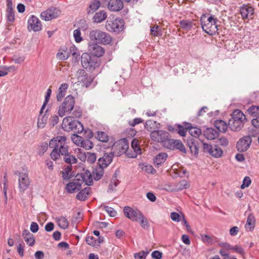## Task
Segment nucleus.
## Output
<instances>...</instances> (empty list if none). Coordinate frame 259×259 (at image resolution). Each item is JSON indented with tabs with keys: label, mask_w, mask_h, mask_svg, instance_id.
<instances>
[{
	"label": "nucleus",
	"mask_w": 259,
	"mask_h": 259,
	"mask_svg": "<svg viewBox=\"0 0 259 259\" xmlns=\"http://www.w3.org/2000/svg\"><path fill=\"white\" fill-rule=\"evenodd\" d=\"M49 147L53 149L50 157L54 161L59 160L62 153H65V151L69 149L66 144V138L64 136H58L51 139Z\"/></svg>",
	"instance_id": "1"
},
{
	"label": "nucleus",
	"mask_w": 259,
	"mask_h": 259,
	"mask_svg": "<svg viewBox=\"0 0 259 259\" xmlns=\"http://www.w3.org/2000/svg\"><path fill=\"white\" fill-rule=\"evenodd\" d=\"M246 116L240 110H235L228 121V126L233 131H239L243 127Z\"/></svg>",
	"instance_id": "2"
},
{
	"label": "nucleus",
	"mask_w": 259,
	"mask_h": 259,
	"mask_svg": "<svg viewBox=\"0 0 259 259\" xmlns=\"http://www.w3.org/2000/svg\"><path fill=\"white\" fill-rule=\"evenodd\" d=\"M201 25L202 29L209 35H213L218 30L217 22L219 21L214 16L211 15L206 19V15L203 14L200 18Z\"/></svg>",
	"instance_id": "3"
},
{
	"label": "nucleus",
	"mask_w": 259,
	"mask_h": 259,
	"mask_svg": "<svg viewBox=\"0 0 259 259\" xmlns=\"http://www.w3.org/2000/svg\"><path fill=\"white\" fill-rule=\"evenodd\" d=\"M62 128L65 132L73 131L80 134L83 131V125L78 120L73 119L72 116H67L63 118Z\"/></svg>",
	"instance_id": "4"
},
{
	"label": "nucleus",
	"mask_w": 259,
	"mask_h": 259,
	"mask_svg": "<svg viewBox=\"0 0 259 259\" xmlns=\"http://www.w3.org/2000/svg\"><path fill=\"white\" fill-rule=\"evenodd\" d=\"M81 62L82 67L90 71H93L100 65V62L97 58L85 53L81 55Z\"/></svg>",
	"instance_id": "5"
},
{
	"label": "nucleus",
	"mask_w": 259,
	"mask_h": 259,
	"mask_svg": "<svg viewBox=\"0 0 259 259\" xmlns=\"http://www.w3.org/2000/svg\"><path fill=\"white\" fill-rule=\"evenodd\" d=\"M75 104V99L72 95L67 96L63 103L59 106L58 114L59 116L63 117L66 114H69L73 109Z\"/></svg>",
	"instance_id": "6"
},
{
	"label": "nucleus",
	"mask_w": 259,
	"mask_h": 259,
	"mask_svg": "<svg viewBox=\"0 0 259 259\" xmlns=\"http://www.w3.org/2000/svg\"><path fill=\"white\" fill-rule=\"evenodd\" d=\"M128 149V142L126 139L124 138L114 143L111 152L114 153V155L119 156L125 153Z\"/></svg>",
	"instance_id": "7"
},
{
	"label": "nucleus",
	"mask_w": 259,
	"mask_h": 259,
	"mask_svg": "<svg viewBox=\"0 0 259 259\" xmlns=\"http://www.w3.org/2000/svg\"><path fill=\"white\" fill-rule=\"evenodd\" d=\"M124 25V23L122 19H109L106 21V27L109 31L119 33L123 30Z\"/></svg>",
	"instance_id": "8"
},
{
	"label": "nucleus",
	"mask_w": 259,
	"mask_h": 259,
	"mask_svg": "<svg viewBox=\"0 0 259 259\" xmlns=\"http://www.w3.org/2000/svg\"><path fill=\"white\" fill-rule=\"evenodd\" d=\"M203 150L204 152L207 153L215 158H220L223 155V150L217 145H210L203 143Z\"/></svg>",
	"instance_id": "9"
},
{
	"label": "nucleus",
	"mask_w": 259,
	"mask_h": 259,
	"mask_svg": "<svg viewBox=\"0 0 259 259\" xmlns=\"http://www.w3.org/2000/svg\"><path fill=\"white\" fill-rule=\"evenodd\" d=\"M123 212L127 218L134 222H139L141 217L143 215L138 209H134L129 206H125Z\"/></svg>",
	"instance_id": "10"
},
{
	"label": "nucleus",
	"mask_w": 259,
	"mask_h": 259,
	"mask_svg": "<svg viewBox=\"0 0 259 259\" xmlns=\"http://www.w3.org/2000/svg\"><path fill=\"white\" fill-rule=\"evenodd\" d=\"M78 81L82 83L83 86L89 87L92 83L94 78L91 75H88L83 69H79L76 73Z\"/></svg>",
	"instance_id": "11"
},
{
	"label": "nucleus",
	"mask_w": 259,
	"mask_h": 259,
	"mask_svg": "<svg viewBox=\"0 0 259 259\" xmlns=\"http://www.w3.org/2000/svg\"><path fill=\"white\" fill-rule=\"evenodd\" d=\"M15 174L19 176V188L20 191H24L26 190L29 185V179L27 173L21 172L17 171Z\"/></svg>",
	"instance_id": "12"
},
{
	"label": "nucleus",
	"mask_w": 259,
	"mask_h": 259,
	"mask_svg": "<svg viewBox=\"0 0 259 259\" xmlns=\"http://www.w3.org/2000/svg\"><path fill=\"white\" fill-rule=\"evenodd\" d=\"M60 11L56 8H51L41 13L40 17L45 21H49L58 17L60 14Z\"/></svg>",
	"instance_id": "13"
},
{
	"label": "nucleus",
	"mask_w": 259,
	"mask_h": 259,
	"mask_svg": "<svg viewBox=\"0 0 259 259\" xmlns=\"http://www.w3.org/2000/svg\"><path fill=\"white\" fill-rule=\"evenodd\" d=\"M168 137L169 133L162 130L154 131L152 132L150 134V137L153 141L162 143H163L164 141L167 139V137Z\"/></svg>",
	"instance_id": "14"
},
{
	"label": "nucleus",
	"mask_w": 259,
	"mask_h": 259,
	"mask_svg": "<svg viewBox=\"0 0 259 259\" xmlns=\"http://www.w3.org/2000/svg\"><path fill=\"white\" fill-rule=\"evenodd\" d=\"M251 141L250 136H244L239 139L236 144L237 150L240 152L246 151L250 147Z\"/></svg>",
	"instance_id": "15"
},
{
	"label": "nucleus",
	"mask_w": 259,
	"mask_h": 259,
	"mask_svg": "<svg viewBox=\"0 0 259 259\" xmlns=\"http://www.w3.org/2000/svg\"><path fill=\"white\" fill-rule=\"evenodd\" d=\"M240 13L243 19H251L253 18L254 10L248 5H243L240 8Z\"/></svg>",
	"instance_id": "16"
},
{
	"label": "nucleus",
	"mask_w": 259,
	"mask_h": 259,
	"mask_svg": "<svg viewBox=\"0 0 259 259\" xmlns=\"http://www.w3.org/2000/svg\"><path fill=\"white\" fill-rule=\"evenodd\" d=\"M247 111L254 117L251 120L252 125L259 128V106H252L248 108Z\"/></svg>",
	"instance_id": "17"
},
{
	"label": "nucleus",
	"mask_w": 259,
	"mask_h": 259,
	"mask_svg": "<svg viewBox=\"0 0 259 259\" xmlns=\"http://www.w3.org/2000/svg\"><path fill=\"white\" fill-rule=\"evenodd\" d=\"M41 29V24L40 21L37 17L32 15L28 21V29L38 31Z\"/></svg>",
	"instance_id": "18"
},
{
	"label": "nucleus",
	"mask_w": 259,
	"mask_h": 259,
	"mask_svg": "<svg viewBox=\"0 0 259 259\" xmlns=\"http://www.w3.org/2000/svg\"><path fill=\"white\" fill-rule=\"evenodd\" d=\"M89 51L93 55V56L96 58L102 57L105 53V51L102 47L94 43L89 44Z\"/></svg>",
	"instance_id": "19"
},
{
	"label": "nucleus",
	"mask_w": 259,
	"mask_h": 259,
	"mask_svg": "<svg viewBox=\"0 0 259 259\" xmlns=\"http://www.w3.org/2000/svg\"><path fill=\"white\" fill-rule=\"evenodd\" d=\"M114 153L113 152L106 153L98 159V164L106 168L112 161Z\"/></svg>",
	"instance_id": "20"
},
{
	"label": "nucleus",
	"mask_w": 259,
	"mask_h": 259,
	"mask_svg": "<svg viewBox=\"0 0 259 259\" xmlns=\"http://www.w3.org/2000/svg\"><path fill=\"white\" fill-rule=\"evenodd\" d=\"M63 160L67 164L72 165L73 164H75L77 162V159L72 154L71 152H69V149L65 151V153H62L61 155V159L59 160Z\"/></svg>",
	"instance_id": "21"
},
{
	"label": "nucleus",
	"mask_w": 259,
	"mask_h": 259,
	"mask_svg": "<svg viewBox=\"0 0 259 259\" xmlns=\"http://www.w3.org/2000/svg\"><path fill=\"white\" fill-rule=\"evenodd\" d=\"M82 181L78 179H75L73 182H69L66 186L67 191L70 193H74L81 188Z\"/></svg>",
	"instance_id": "22"
},
{
	"label": "nucleus",
	"mask_w": 259,
	"mask_h": 259,
	"mask_svg": "<svg viewBox=\"0 0 259 259\" xmlns=\"http://www.w3.org/2000/svg\"><path fill=\"white\" fill-rule=\"evenodd\" d=\"M108 8L111 11H119L123 8V4L121 0H110Z\"/></svg>",
	"instance_id": "23"
},
{
	"label": "nucleus",
	"mask_w": 259,
	"mask_h": 259,
	"mask_svg": "<svg viewBox=\"0 0 259 259\" xmlns=\"http://www.w3.org/2000/svg\"><path fill=\"white\" fill-rule=\"evenodd\" d=\"M22 235L27 245L32 246L34 244L35 240L34 235L28 230L24 229L22 232Z\"/></svg>",
	"instance_id": "24"
},
{
	"label": "nucleus",
	"mask_w": 259,
	"mask_h": 259,
	"mask_svg": "<svg viewBox=\"0 0 259 259\" xmlns=\"http://www.w3.org/2000/svg\"><path fill=\"white\" fill-rule=\"evenodd\" d=\"M43 110H41V109H40L38 117L37 126L39 128H43L45 127L48 118V116L47 115L48 110H46L45 114L43 113Z\"/></svg>",
	"instance_id": "25"
},
{
	"label": "nucleus",
	"mask_w": 259,
	"mask_h": 259,
	"mask_svg": "<svg viewBox=\"0 0 259 259\" xmlns=\"http://www.w3.org/2000/svg\"><path fill=\"white\" fill-rule=\"evenodd\" d=\"M104 168L98 164L97 166L94 168L92 175L95 180L98 181L102 178L104 173Z\"/></svg>",
	"instance_id": "26"
},
{
	"label": "nucleus",
	"mask_w": 259,
	"mask_h": 259,
	"mask_svg": "<svg viewBox=\"0 0 259 259\" xmlns=\"http://www.w3.org/2000/svg\"><path fill=\"white\" fill-rule=\"evenodd\" d=\"M204 137L208 140H213L219 136V132L212 128H206L203 134Z\"/></svg>",
	"instance_id": "27"
},
{
	"label": "nucleus",
	"mask_w": 259,
	"mask_h": 259,
	"mask_svg": "<svg viewBox=\"0 0 259 259\" xmlns=\"http://www.w3.org/2000/svg\"><path fill=\"white\" fill-rule=\"evenodd\" d=\"M68 84L66 83H63L60 86L58 93L56 96L57 100L60 101L65 96L66 91L68 88Z\"/></svg>",
	"instance_id": "28"
},
{
	"label": "nucleus",
	"mask_w": 259,
	"mask_h": 259,
	"mask_svg": "<svg viewBox=\"0 0 259 259\" xmlns=\"http://www.w3.org/2000/svg\"><path fill=\"white\" fill-rule=\"evenodd\" d=\"M91 188L86 187L81 190L76 195V199L80 201L87 200L90 195Z\"/></svg>",
	"instance_id": "29"
},
{
	"label": "nucleus",
	"mask_w": 259,
	"mask_h": 259,
	"mask_svg": "<svg viewBox=\"0 0 259 259\" xmlns=\"http://www.w3.org/2000/svg\"><path fill=\"white\" fill-rule=\"evenodd\" d=\"M188 144L191 153L197 156L198 154V147L196 140L194 138L191 139L188 141Z\"/></svg>",
	"instance_id": "30"
},
{
	"label": "nucleus",
	"mask_w": 259,
	"mask_h": 259,
	"mask_svg": "<svg viewBox=\"0 0 259 259\" xmlns=\"http://www.w3.org/2000/svg\"><path fill=\"white\" fill-rule=\"evenodd\" d=\"M255 224V219L254 215L250 213L248 214L245 227L246 230L251 231L254 228Z\"/></svg>",
	"instance_id": "31"
},
{
	"label": "nucleus",
	"mask_w": 259,
	"mask_h": 259,
	"mask_svg": "<svg viewBox=\"0 0 259 259\" xmlns=\"http://www.w3.org/2000/svg\"><path fill=\"white\" fill-rule=\"evenodd\" d=\"M214 126L221 132H226L228 124L226 122L222 120H217L215 121L214 123Z\"/></svg>",
	"instance_id": "32"
},
{
	"label": "nucleus",
	"mask_w": 259,
	"mask_h": 259,
	"mask_svg": "<svg viewBox=\"0 0 259 259\" xmlns=\"http://www.w3.org/2000/svg\"><path fill=\"white\" fill-rule=\"evenodd\" d=\"M167 158V155L165 153H160L153 159L154 163L157 165H160L163 163Z\"/></svg>",
	"instance_id": "33"
},
{
	"label": "nucleus",
	"mask_w": 259,
	"mask_h": 259,
	"mask_svg": "<svg viewBox=\"0 0 259 259\" xmlns=\"http://www.w3.org/2000/svg\"><path fill=\"white\" fill-rule=\"evenodd\" d=\"M112 41V38L110 35L105 32L101 31L100 37L98 42L103 44H109Z\"/></svg>",
	"instance_id": "34"
},
{
	"label": "nucleus",
	"mask_w": 259,
	"mask_h": 259,
	"mask_svg": "<svg viewBox=\"0 0 259 259\" xmlns=\"http://www.w3.org/2000/svg\"><path fill=\"white\" fill-rule=\"evenodd\" d=\"M107 18V14L104 11H100L97 12L94 17V20L96 23H101Z\"/></svg>",
	"instance_id": "35"
},
{
	"label": "nucleus",
	"mask_w": 259,
	"mask_h": 259,
	"mask_svg": "<svg viewBox=\"0 0 259 259\" xmlns=\"http://www.w3.org/2000/svg\"><path fill=\"white\" fill-rule=\"evenodd\" d=\"M175 191L176 192L182 190L184 189H187L189 187L190 185L185 180H182L179 183L175 184Z\"/></svg>",
	"instance_id": "36"
},
{
	"label": "nucleus",
	"mask_w": 259,
	"mask_h": 259,
	"mask_svg": "<svg viewBox=\"0 0 259 259\" xmlns=\"http://www.w3.org/2000/svg\"><path fill=\"white\" fill-rule=\"evenodd\" d=\"M177 132L181 136H186V132L189 128V123H187L184 126L177 124Z\"/></svg>",
	"instance_id": "37"
},
{
	"label": "nucleus",
	"mask_w": 259,
	"mask_h": 259,
	"mask_svg": "<svg viewBox=\"0 0 259 259\" xmlns=\"http://www.w3.org/2000/svg\"><path fill=\"white\" fill-rule=\"evenodd\" d=\"M132 148L134 150L135 154L132 156H131V157H136L137 154H141V149L139 147L138 144V141L137 139H134L133 140L132 143H131Z\"/></svg>",
	"instance_id": "38"
},
{
	"label": "nucleus",
	"mask_w": 259,
	"mask_h": 259,
	"mask_svg": "<svg viewBox=\"0 0 259 259\" xmlns=\"http://www.w3.org/2000/svg\"><path fill=\"white\" fill-rule=\"evenodd\" d=\"M100 7V2L99 1L95 0L90 4L88 9V14H93Z\"/></svg>",
	"instance_id": "39"
},
{
	"label": "nucleus",
	"mask_w": 259,
	"mask_h": 259,
	"mask_svg": "<svg viewBox=\"0 0 259 259\" xmlns=\"http://www.w3.org/2000/svg\"><path fill=\"white\" fill-rule=\"evenodd\" d=\"M82 180V182H84L85 184L88 186H91L93 184V176L89 172H85L82 177H81Z\"/></svg>",
	"instance_id": "40"
},
{
	"label": "nucleus",
	"mask_w": 259,
	"mask_h": 259,
	"mask_svg": "<svg viewBox=\"0 0 259 259\" xmlns=\"http://www.w3.org/2000/svg\"><path fill=\"white\" fill-rule=\"evenodd\" d=\"M189 134L193 137H198L201 133V131L199 128L192 127L189 123V128H188Z\"/></svg>",
	"instance_id": "41"
},
{
	"label": "nucleus",
	"mask_w": 259,
	"mask_h": 259,
	"mask_svg": "<svg viewBox=\"0 0 259 259\" xmlns=\"http://www.w3.org/2000/svg\"><path fill=\"white\" fill-rule=\"evenodd\" d=\"M181 27L186 30H190L193 26V23L188 20H183L180 22Z\"/></svg>",
	"instance_id": "42"
},
{
	"label": "nucleus",
	"mask_w": 259,
	"mask_h": 259,
	"mask_svg": "<svg viewBox=\"0 0 259 259\" xmlns=\"http://www.w3.org/2000/svg\"><path fill=\"white\" fill-rule=\"evenodd\" d=\"M97 139L102 142H107L108 141L109 137L106 133L104 132L98 131L97 132V136H96Z\"/></svg>",
	"instance_id": "43"
},
{
	"label": "nucleus",
	"mask_w": 259,
	"mask_h": 259,
	"mask_svg": "<svg viewBox=\"0 0 259 259\" xmlns=\"http://www.w3.org/2000/svg\"><path fill=\"white\" fill-rule=\"evenodd\" d=\"M101 31V30L97 29L91 31L90 33V37L91 39L98 42L100 37Z\"/></svg>",
	"instance_id": "44"
},
{
	"label": "nucleus",
	"mask_w": 259,
	"mask_h": 259,
	"mask_svg": "<svg viewBox=\"0 0 259 259\" xmlns=\"http://www.w3.org/2000/svg\"><path fill=\"white\" fill-rule=\"evenodd\" d=\"M57 223L58 226L62 229H65L68 227V221L64 217H60L57 218Z\"/></svg>",
	"instance_id": "45"
},
{
	"label": "nucleus",
	"mask_w": 259,
	"mask_h": 259,
	"mask_svg": "<svg viewBox=\"0 0 259 259\" xmlns=\"http://www.w3.org/2000/svg\"><path fill=\"white\" fill-rule=\"evenodd\" d=\"M175 141L176 140L169 139L168 137H167V139L164 141L162 145L164 147L167 149L174 150Z\"/></svg>",
	"instance_id": "46"
},
{
	"label": "nucleus",
	"mask_w": 259,
	"mask_h": 259,
	"mask_svg": "<svg viewBox=\"0 0 259 259\" xmlns=\"http://www.w3.org/2000/svg\"><path fill=\"white\" fill-rule=\"evenodd\" d=\"M119 183V182L117 179L116 176L113 177L109 185L108 191L109 192H112L115 190V188L117 187Z\"/></svg>",
	"instance_id": "47"
},
{
	"label": "nucleus",
	"mask_w": 259,
	"mask_h": 259,
	"mask_svg": "<svg viewBox=\"0 0 259 259\" xmlns=\"http://www.w3.org/2000/svg\"><path fill=\"white\" fill-rule=\"evenodd\" d=\"M80 147L85 148V149L89 150L93 147V144L91 141L83 139L81 143Z\"/></svg>",
	"instance_id": "48"
},
{
	"label": "nucleus",
	"mask_w": 259,
	"mask_h": 259,
	"mask_svg": "<svg viewBox=\"0 0 259 259\" xmlns=\"http://www.w3.org/2000/svg\"><path fill=\"white\" fill-rule=\"evenodd\" d=\"M72 170L71 165L67 166L62 172V177L64 180H69L71 178V175L70 174Z\"/></svg>",
	"instance_id": "49"
},
{
	"label": "nucleus",
	"mask_w": 259,
	"mask_h": 259,
	"mask_svg": "<svg viewBox=\"0 0 259 259\" xmlns=\"http://www.w3.org/2000/svg\"><path fill=\"white\" fill-rule=\"evenodd\" d=\"M56 57L59 60H65L69 57V55L68 53L64 50H59Z\"/></svg>",
	"instance_id": "50"
},
{
	"label": "nucleus",
	"mask_w": 259,
	"mask_h": 259,
	"mask_svg": "<svg viewBox=\"0 0 259 259\" xmlns=\"http://www.w3.org/2000/svg\"><path fill=\"white\" fill-rule=\"evenodd\" d=\"M179 149L184 153H186L185 147L180 140H176L174 145V149Z\"/></svg>",
	"instance_id": "51"
},
{
	"label": "nucleus",
	"mask_w": 259,
	"mask_h": 259,
	"mask_svg": "<svg viewBox=\"0 0 259 259\" xmlns=\"http://www.w3.org/2000/svg\"><path fill=\"white\" fill-rule=\"evenodd\" d=\"M25 60V57L23 55H14L12 58V60L15 64H22L24 62Z\"/></svg>",
	"instance_id": "52"
},
{
	"label": "nucleus",
	"mask_w": 259,
	"mask_h": 259,
	"mask_svg": "<svg viewBox=\"0 0 259 259\" xmlns=\"http://www.w3.org/2000/svg\"><path fill=\"white\" fill-rule=\"evenodd\" d=\"M83 138L77 134H73L71 136V140L73 142L78 146H80Z\"/></svg>",
	"instance_id": "53"
},
{
	"label": "nucleus",
	"mask_w": 259,
	"mask_h": 259,
	"mask_svg": "<svg viewBox=\"0 0 259 259\" xmlns=\"http://www.w3.org/2000/svg\"><path fill=\"white\" fill-rule=\"evenodd\" d=\"M73 37L76 42H80L82 40V37L81 36V32L79 29H76L73 31Z\"/></svg>",
	"instance_id": "54"
},
{
	"label": "nucleus",
	"mask_w": 259,
	"mask_h": 259,
	"mask_svg": "<svg viewBox=\"0 0 259 259\" xmlns=\"http://www.w3.org/2000/svg\"><path fill=\"white\" fill-rule=\"evenodd\" d=\"M140 222V225L141 227L144 229H147L149 227V224L148 222L147 219L144 215L141 217L139 221Z\"/></svg>",
	"instance_id": "55"
},
{
	"label": "nucleus",
	"mask_w": 259,
	"mask_h": 259,
	"mask_svg": "<svg viewBox=\"0 0 259 259\" xmlns=\"http://www.w3.org/2000/svg\"><path fill=\"white\" fill-rule=\"evenodd\" d=\"M85 158L87 161L90 163H94L96 160V154L94 153L87 152L85 154Z\"/></svg>",
	"instance_id": "56"
},
{
	"label": "nucleus",
	"mask_w": 259,
	"mask_h": 259,
	"mask_svg": "<svg viewBox=\"0 0 259 259\" xmlns=\"http://www.w3.org/2000/svg\"><path fill=\"white\" fill-rule=\"evenodd\" d=\"M202 241L207 244H212L213 242V240L211 237L206 234L201 235Z\"/></svg>",
	"instance_id": "57"
},
{
	"label": "nucleus",
	"mask_w": 259,
	"mask_h": 259,
	"mask_svg": "<svg viewBox=\"0 0 259 259\" xmlns=\"http://www.w3.org/2000/svg\"><path fill=\"white\" fill-rule=\"evenodd\" d=\"M51 93H52V90L50 89H48L47 90V93H46V94L45 96V101L44 102V103L41 106V110H44L46 105H47V104L49 101V99H50V96L51 95Z\"/></svg>",
	"instance_id": "58"
},
{
	"label": "nucleus",
	"mask_w": 259,
	"mask_h": 259,
	"mask_svg": "<svg viewBox=\"0 0 259 259\" xmlns=\"http://www.w3.org/2000/svg\"><path fill=\"white\" fill-rule=\"evenodd\" d=\"M149 253L148 251H142L136 253L134 255L135 259H145L146 255Z\"/></svg>",
	"instance_id": "59"
},
{
	"label": "nucleus",
	"mask_w": 259,
	"mask_h": 259,
	"mask_svg": "<svg viewBox=\"0 0 259 259\" xmlns=\"http://www.w3.org/2000/svg\"><path fill=\"white\" fill-rule=\"evenodd\" d=\"M85 241L88 244L92 246H95L97 245V240L93 236H88Z\"/></svg>",
	"instance_id": "60"
},
{
	"label": "nucleus",
	"mask_w": 259,
	"mask_h": 259,
	"mask_svg": "<svg viewBox=\"0 0 259 259\" xmlns=\"http://www.w3.org/2000/svg\"><path fill=\"white\" fill-rule=\"evenodd\" d=\"M104 209L111 217H115L117 214V212L113 208L108 206H104Z\"/></svg>",
	"instance_id": "61"
},
{
	"label": "nucleus",
	"mask_w": 259,
	"mask_h": 259,
	"mask_svg": "<svg viewBox=\"0 0 259 259\" xmlns=\"http://www.w3.org/2000/svg\"><path fill=\"white\" fill-rule=\"evenodd\" d=\"M159 27L158 25L154 26L151 28V34L158 36L161 35V33L159 31Z\"/></svg>",
	"instance_id": "62"
},
{
	"label": "nucleus",
	"mask_w": 259,
	"mask_h": 259,
	"mask_svg": "<svg viewBox=\"0 0 259 259\" xmlns=\"http://www.w3.org/2000/svg\"><path fill=\"white\" fill-rule=\"evenodd\" d=\"M7 21L10 23H12L15 20V14L14 11H6Z\"/></svg>",
	"instance_id": "63"
},
{
	"label": "nucleus",
	"mask_w": 259,
	"mask_h": 259,
	"mask_svg": "<svg viewBox=\"0 0 259 259\" xmlns=\"http://www.w3.org/2000/svg\"><path fill=\"white\" fill-rule=\"evenodd\" d=\"M218 245L221 247V249L224 250H232V248H233V246L227 242H220Z\"/></svg>",
	"instance_id": "64"
}]
</instances>
